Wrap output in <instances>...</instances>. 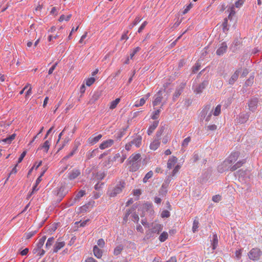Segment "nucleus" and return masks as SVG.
Here are the masks:
<instances>
[{
	"mask_svg": "<svg viewBox=\"0 0 262 262\" xmlns=\"http://www.w3.org/2000/svg\"><path fill=\"white\" fill-rule=\"evenodd\" d=\"M162 230V225L156 222L152 223L150 225V228L146 232V237L148 239L154 236L155 234H159Z\"/></svg>",
	"mask_w": 262,
	"mask_h": 262,
	"instance_id": "1",
	"label": "nucleus"
},
{
	"mask_svg": "<svg viewBox=\"0 0 262 262\" xmlns=\"http://www.w3.org/2000/svg\"><path fill=\"white\" fill-rule=\"evenodd\" d=\"M124 182H119L115 187L110 188L108 190V194L110 197H115L120 193L125 187Z\"/></svg>",
	"mask_w": 262,
	"mask_h": 262,
	"instance_id": "2",
	"label": "nucleus"
},
{
	"mask_svg": "<svg viewBox=\"0 0 262 262\" xmlns=\"http://www.w3.org/2000/svg\"><path fill=\"white\" fill-rule=\"evenodd\" d=\"M140 157L141 155L140 154H134L129 157L128 161L129 164H132V166L130 167V170L132 171H135L138 169L137 166H134V165L136 164L135 162L138 160Z\"/></svg>",
	"mask_w": 262,
	"mask_h": 262,
	"instance_id": "3",
	"label": "nucleus"
},
{
	"mask_svg": "<svg viewBox=\"0 0 262 262\" xmlns=\"http://www.w3.org/2000/svg\"><path fill=\"white\" fill-rule=\"evenodd\" d=\"M261 254V252L259 249L253 248L249 252V257L253 260H256L259 259Z\"/></svg>",
	"mask_w": 262,
	"mask_h": 262,
	"instance_id": "4",
	"label": "nucleus"
},
{
	"mask_svg": "<svg viewBox=\"0 0 262 262\" xmlns=\"http://www.w3.org/2000/svg\"><path fill=\"white\" fill-rule=\"evenodd\" d=\"M80 144H81V143H80V140L79 139H76L75 140V141H74V145L73 150L68 155L65 156L63 158L62 160H66L68 159H69V158H70L72 156H73L75 154V153L76 152L77 150L78 149V148Z\"/></svg>",
	"mask_w": 262,
	"mask_h": 262,
	"instance_id": "5",
	"label": "nucleus"
},
{
	"mask_svg": "<svg viewBox=\"0 0 262 262\" xmlns=\"http://www.w3.org/2000/svg\"><path fill=\"white\" fill-rule=\"evenodd\" d=\"M239 157V153L238 152H234L232 153L225 161L226 165H228L230 164L234 163L236 161Z\"/></svg>",
	"mask_w": 262,
	"mask_h": 262,
	"instance_id": "6",
	"label": "nucleus"
},
{
	"mask_svg": "<svg viewBox=\"0 0 262 262\" xmlns=\"http://www.w3.org/2000/svg\"><path fill=\"white\" fill-rule=\"evenodd\" d=\"M81 174L80 170L77 168L69 171L68 177L70 180H73L79 177Z\"/></svg>",
	"mask_w": 262,
	"mask_h": 262,
	"instance_id": "7",
	"label": "nucleus"
},
{
	"mask_svg": "<svg viewBox=\"0 0 262 262\" xmlns=\"http://www.w3.org/2000/svg\"><path fill=\"white\" fill-rule=\"evenodd\" d=\"M227 50V45L225 42H223L219 45L216 53L218 56H222L226 52Z\"/></svg>",
	"mask_w": 262,
	"mask_h": 262,
	"instance_id": "8",
	"label": "nucleus"
},
{
	"mask_svg": "<svg viewBox=\"0 0 262 262\" xmlns=\"http://www.w3.org/2000/svg\"><path fill=\"white\" fill-rule=\"evenodd\" d=\"M101 134H99L97 136L93 135L90 137L88 140V143L90 145H93L97 143L102 138Z\"/></svg>",
	"mask_w": 262,
	"mask_h": 262,
	"instance_id": "9",
	"label": "nucleus"
},
{
	"mask_svg": "<svg viewBox=\"0 0 262 262\" xmlns=\"http://www.w3.org/2000/svg\"><path fill=\"white\" fill-rule=\"evenodd\" d=\"M85 194V191L83 190L79 191L75 195V198L69 203V206H72L75 204L79 199Z\"/></svg>",
	"mask_w": 262,
	"mask_h": 262,
	"instance_id": "10",
	"label": "nucleus"
},
{
	"mask_svg": "<svg viewBox=\"0 0 262 262\" xmlns=\"http://www.w3.org/2000/svg\"><path fill=\"white\" fill-rule=\"evenodd\" d=\"M162 99V92L161 91H159L154 96V100L152 102L153 106H155L159 104L161 102Z\"/></svg>",
	"mask_w": 262,
	"mask_h": 262,
	"instance_id": "11",
	"label": "nucleus"
},
{
	"mask_svg": "<svg viewBox=\"0 0 262 262\" xmlns=\"http://www.w3.org/2000/svg\"><path fill=\"white\" fill-rule=\"evenodd\" d=\"M241 72V69L239 68L237 69L234 73L232 75L230 79H229V83L230 84H233L237 80L239 74Z\"/></svg>",
	"mask_w": 262,
	"mask_h": 262,
	"instance_id": "12",
	"label": "nucleus"
},
{
	"mask_svg": "<svg viewBox=\"0 0 262 262\" xmlns=\"http://www.w3.org/2000/svg\"><path fill=\"white\" fill-rule=\"evenodd\" d=\"M178 162V159L175 156L170 157L168 160L167 163V167L168 169H171L172 167L176 166Z\"/></svg>",
	"mask_w": 262,
	"mask_h": 262,
	"instance_id": "13",
	"label": "nucleus"
},
{
	"mask_svg": "<svg viewBox=\"0 0 262 262\" xmlns=\"http://www.w3.org/2000/svg\"><path fill=\"white\" fill-rule=\"evenodd\" d=\"M114 141L113 140L108 139L102 142L99 145V148L101 149H104L105 148L111 147L114 144Z\"/></svg>",
	"mask_w": 262,
	"mask_h": 262,
	"instance_id": "14",
	"label": "nucleus"
},
{
	"mask_svg": "<svg viewBox=\"0 0 262 262\" xmlns=\"http://www.w3.org/2000/svg\"><path fill=\"white\" fill-rule=\"evenodd\" d=\"M150 96V94L149 93H147L145 95V96L142 98H141L139 102H136L135 106L136 107H140L143 106L145 103L146 101L149 98Z\"/></svg>",
	"mask_w": 262,
	"mask_h": 262,
	"instance_id": "15",
	"label": "nucleus"
},
{
	"mask_svg": "<svg viewBox=\"0 0 262 262\" xmlns=\"http://www.w3.org/2000/svg\"><path fill=\"white\" fill-rule=\"evenodd\" d=\"M258 100L256 98L251 99L248 104L249 108L250 111L254 112L257 107Z\"/></svg>",
	"mask_w": 262,
	"mask_h": 262,
	"instance_id": "16",
	"label": "nucleus"
},
{
	"mask_svg": "<svg viewBox=\"0 0 262 262\" xmlns=\"http://www.w3.org/2000/svg\"><path fill=\"white\" fill-rule=\"evenodd\" d=\"M65 246V243L63 241H59V240H58L57 242L55 243L54 249H53V252L56 253L60 249H61L62 248H63Z\"/></svg>",
	"mask_w": 262,
	"mask_h": 262,
	"instance_id": "17",
	"label": "nucleus"
},
{
	"mask_svg": "<svg viewBox=\"0 0 262 262\" xmlns=\"http://www.w3.org/2000/svg\"><path fill=\"white\" fill-rule=\"evenodd\" d=\"M208 84V82L206 81H203L202 83L200 84L198 86H196L194 90V92L199 94L202 93L203 90L206 87Z\"/></svg>",
	"mask_w": 262,
	"mask_h": 262,
	"instance_id": "18",
	"label": "nucleus"
},
{
	"mask_svg": "<svg viewBox=\"0 0 262 262\" xmlns=\"http://www.w3.org/2000/svg\"><path fill=\"white\" fill-rule=\"evenodd\" d=\"M159 124L158 121H155L153 122L152 124L149 126V128L147 129V134L148 135H150L155 129L157 127Z\"/></svg>",
	"mask_w": 262,
	"mask_h": 262,
	"instance_id": "19",
	"label": "nucleus"
},
{
	"mask_svg": "<svg viewBox=\"0 0 262 262\" xmlns=\"http://www.w3.org/2000/svg\"><path fill=\"white\" fill-rule=\"evenodd\" d=\"M160 144V142L159 139L154 140L149 145V148L152 150H156L158 148Z\"/></svg>",
	"mask_w": 262,
	"mask_h": 262,
	"instance_id": "20",
	"label": "nucleus"
},
{
	"mask_svg": "<svg viewBox=\"0 0 262 262\" xmlns=\"http://www.w3.org/2000/svg\"><path fill=\"white\" fill-rule=\"evenodd\" d=\"M93 252L94 255L97 258H101L102 256V251L98 248L97 246L95 245L93 248Z\"/></svg>",
	"mask_w": 262,
	"mask_h": 262,
	"instance_id": "21",
	"label": "nucleus"
},
{
	"mask_svg": "<svg viewBox=\"0 0 262 262\" xmlns=\"http://www.w3.org/2000/svg\"><path fill=\"white\" fill-rule=\"evenodd\" d=\"M113 162V160L110 157L107 160L104 161L102 164L103 167L108 168L112 166Z\"/></svg>",
	"mask_w": 262,
	"mask_h": 262,
	"instance_id": "22",
	"label": "nucleus"
},
{
	"mask_svg": "<svg viewBox=\"0 0 262 262\" xmlns=\"http://www.w3.org/2000/svg\"><path fill=\"white\" fill-rule=\"evenodd\" d=\"M141 141L142 137L141 136H138L130 142L133 145H135L137 147H139L141 144Z\"/></svg>",
	"mask_w": 262,
	"mask_h": 262,
	"instance_id": "23",
	"label": "nucleus"
},
{
	"mask_svg": "<svg viewBox=\"0 0 262 262\" xmlns=\"http://www.w3.org/2000/svg\"><path fill=\"white\" fill-rule=\"evenodd\" d=\"M245 162V160L238 161L235 165L230 167V170L232 171L236 170L237 168L241 167Z\"/></svg>",
	"mask_w": 262,
	"mask_h": 262,
	"instance_id": "24",
	"label": "nucleus"
},
{
	"mask_svg": "<svg viewBox=\"0 0 262 262\" xmlns=\"http://www.w3.org/2000/svg\"><path fill=\"white\" fill-rule=\"evenodd\" d=\"M42 179H40V177H39L37 180H36L35 184L33 187L32 191L29 194V196H30L33 193H34V192L37 191L39 189V188L37 187L38 185L40 183V182L41 181Z\"/></svg>",
	"mask_w": 262,
	"mask_h": 262,
	"instance_id": "25",
	"label": "nucleus"
},
{
	"mask_svg": "<svg viewBox=\"0 0 262 262\" xmlns=\"http://www.w3.org/2000/svg\"><path fill=\"white\" fill-rule=\"evenodd\" d=\"M211 245L212 246V249L215 250L218 245V238L216 234H213Z\"/></svg>",
	"mask_w": 262,
	"mask_h": 262,
	"instance_id": "26",
	"label": "nucleus"
},
{
	"mask_svg": "<svg viewBox=\"0 0 262 262\" xmlns=\"http://www.w3.org/2000/svg\"><path fill=\"white\" fill-rule=\"evenodd\" d=\"M50 143L49 140L46 141L42 145H41L39 148L41 149H43L45 152L47 153L50 148Z\"/></svg>",
	"mask_w": 262,
	"mask_h": 262,
	"instance_id": "27",
	"label": "nucleus"
},
{
	"mask_svg": "<svg viewBox=\"0 0 262 262\" xmlns=\"http://www.w3.org/2000/svg\"><path fill=\"white\" fill-rule=\"evenodd\" d=\"M98 153V149H95L92 151H88L86 153V157L88 159H90L95 156Z\"/></svg>",
	"mask_w": 262,
	"mask_h": 262,
	"instance_id": "28",
	"label": "nucleus"
},
{
	"mask_svg": "<svg viewBox=\"0 0 262 262\" xmlns=\"http://www.w3.org/2000/svg\"><path fill=\"white\" fill-rule=\"evenodd\" d=\"M33 253L37 254V255L41 256L45 254V251L43 249H42V248L40 249L36 248L33 250Z\"/></svg>",
	"mask_w": 262,
	"mask_h": 262,
	"instance_id": "29",
	"label": "nucleus"
},
{
	"mask_svg": "<svg viewBox=\"0 0 262 262\" xmlns=\"http://www.w3.org/2000/svg\"><path fill=\"white\" fill-rule=\"evenodd\" d=\"M199 219H198V217H196L193 222V226H192L193 232L194 233L198 230V229L199 228Z\"/></svg>",
	"mask_w": 262,
	"mask_h": 262,
	"instance_id": "30",
	"label": "nucleus"
},
{
	"mask_svg": "<svg viewBox=\"0 0 262 262\" xmlns=\"http://www.w3.org/2000/svg\"><path fill=\"white\" fill-rule=\"evenodd\" d=\"M120 98H116L115 100L112 101L110 103V108L111 110H113L115 108H116L117 105L120 102Z\"/></svg>",
	"mask_w": 262,
	"mask_h": 262,
	"instance_id": "31",
	"label": "nucleus"
},
{
	"mask_svg": "<svg viewBox=\"0 0 262 262\" xmlns=\"http://www.w3.org/2000/svg\"><path fill=\"white\" fill-rule=\"evenodd\" d=\"M46 239V236H43L41 238H40L39 241L37 243L36 248H40V249L41 248H42L43 247L44 244H45Z\"/></svg>",
	"mask_w": 262,
	"mask_h": 262,
	"instance_id": "32",
	"label": "nucleus"
},
{
	"mask_svg": "<svg viewBox=\"0 0 262 262\" xmlns=\"http://www.w3.org/2000/svg\"><path fill=\"white\" fill-rule=\"evenodd\" d=\"M16 135L13 134L10 136L9 137L6 138L3 140V142L7 143H11L12 140L15 138Z\"/></svg>",
	"mask_w": 262,
	"mask_h": 262,
	"instance_id": "33",
	"label": "nucleus"
},
{
	"mask_svg": "<svg viewBox=\"0 0 262 262\" xmlns=\"http://www.w3.org/2000/svg\"><path fill=\"white\" fill-rule=\"evenodd\" d=\"M168 236V235L167 232H163L159 236V239L160 242H164L167 239Z\"/></svg>",
	"mask_w": 262,
	"mask_h": 262,
	"instance_id": "34",
	"label": "nucleus"
},
{
	"mask_svg": "<svg viewBox=\"0 0 262 262\" xmlns=\"http://www.w3.org/2000/svg\"><path fill=\"white\" fill-rule=\"evenodd\" d=\"M123 247L121 245H119V246H118L117 247H116L114 250V254L115 255H119L122 251L123 250Z\"/></svg>",
	"mask_w": 262,
	"mask_h": 262,
	"instance_id": "35",
	"label": "nucleus"
},
{
	"mask_svg": "<svg viewBox=\"0 0 262 262\" xmlns=\"http://www.w3.org/2000/svg\"><path fill=\"white\" fill-rule=\"evenodd\" d=\"M95 78L93 77L89 78L85 80V84L87 86H90L95 82Z\"/></svg>",
	"mask_w": 262,
	"mask_h": 262,
	"instance_id": "36",
	"label": "nucleus"
},
{
	"mask_svg": "<svg viewBox=\"0 0 262 262\" xmlns=\"http://www.w3.org/2000/svg\"><path fill=\"white\" fill-rule=\"evenodd\" d=\"M153 176V172L150 170L149 172H148L146 175L145 176L144 178L143 179V182L144 183H146L148 179L151 178Z\"/></svg>",
	"mask_w": 262,
	"mask_h": 262,
	"instance_id": "37",
	"label": "nucleus"
},
{
	"mask_svg": "<svg viewBox=\"0 0 262 262\" xmlns=\"http://www.w3.org/2000/svg\"><path fill=\"white\" fill-rule=\"evenodd\" d=\"M54 238L53 237H50L48 239L46 244V247L47 249L50 248L54 243Z\"/></svg>",
	"mask_w": 262,
	"mask_h": 262,
	"instance_id": "38",
	"label": "nucleus"
},
{
	"mask_svg": "<svg viewBox=\"0 0 262 262\" xmlns=\"http://www.w3.org/2000/svg\"><path fill=\"white\" fill-rule=\"evenodd\" d=\"M221 105L220 104L217 105L214 109L213 112V115L215 116H219L221 113Z\"/></svg>",
	"mask_w": 262,
	"mask_h": 262,
	"instance_id": "39",
	"label": "nucleus"
},
{
	"mask_svg": "<svg viewBox=\"0 0 262 262\" xmlns=\"http://www.w3.org/2000/svg\"><path fill=\"white\" fill-rule=\"evenodd\" d=\"M71 16L72 14H71L67 15V16H64V15H61L59 18V21L60 22L63 21V20H66L67 21H69Z\"/></svg>",
	"mask_w": 262,
	"mask_h": 262,
	"instance_id": "40",
	"label": "nucleus"
},
{
	"mask_svg": "<svg viewBox=\"0 0 262 262\" xmlns=\"http://www.w3.org/2000/svg\"><path fill=\"white\" fill-rule=\"evenodd\" d=\"M35 233L36 231H29L25 234V237L26 239H28L31 238Z\"/></svg>",
	"mask_w": 262,
	"mask_h": 262,
	"instance_id": "41",
	"label": "nucleus"
},
{
	"mask_svg": "<svg viewBox=\"0 0 262 262\" xmlns=\"http://www.w3.org/2000/svg\"><path fill=\"white\" fill-rule=\"evenodd\" d=\"M241 118H243L244 120H240L238 121V122L239 123H244V122L246 121L248 119V115L247 114H241L240 116H239V119Z\"/></svg>",
	"mask_w": 262,
	"mask_h": 262,
	"instance_id": "42",
	"label": "nucleus"
},
{
	"mask_svg": "<svg viewBox=\"0 0 262 262\" xmlns=\"http://www.w3.org/2000/svg\"><path fill=\"white\" fill-rule=\"evenodd\" d=\"M190 140H191V139H190V137H189L185 138L183 140V141L182 143V146L184 147H186L188 145V144H189V143L190 142Z\"/></svg>",
	"mask_w": 262,
	"mask_h": 262,
	"instance_id": "43",
	"label": "nucleus"
},
{
	"mask_svg": "<svg viewBox=\"0 0 262 262\" xmlns=\"http://www.w3.org/2000/svg\"><path fill=\"white\" fill-rule=\"evenodd\" d=\"M235 14V11L234 10V7L232 6L231 8H230V13L228 16L229 19H231L232 17L234 16Z\"/></svg>",
	"mask_w": 262,
	"mask_h": 262,
	"instance_id": "44",
	"label": "nucleus"
},
{
	"mask_svg": "<svg viewBox=\"0 0 262 262\" xmlns=\"http://www.w3.org/2000/svg\"><path fill=\"white\" fill-rule=\"evenodd\" d=\"M181 168V166L179 165H177L174 167V169H173L172 171V176L174 177L179 171L180 169Z\"/></svg>",
	"mask_w": 262,
	"mask_h": 262,
	"instance_id": "45",
	"label": "nucleus"
},
{
	"mask_svg": "<svg viewBox=\"0 0 262 262\" xmlns=\"http://www.w3.org/2000/svg\"><path fill=\"white\" fill-rule=\"evenodd\" d=\"M193 6V4L191 3H190L188 5L186 6L183 11V14H186L191 9V8Z\"/></svg>",
	"mask_w": 262,
	"mask_h": 262,
	"instance_id": "46",
	"label": "nucleus"
},
{
	"mask_svg": "<svg viewBox=\"0 0 262 262\" xmlns=\"http://www.w3.org/2000/svg\"><path fill=\"white\" fill-rule=\"evenodd\" d=\"M160 113V110L159 109L154 111L153 112V114L151 116V118L154 120L157 119L159 117Z\"/></svg>",
	"mask_w": 262,
	"mask_h": 262,
	"instance_id": "47",
	"label": "nucleus"
},
{
	"mask_svg": "<svg viewBox=\"0 0 262 262\" xmlns=\"http://www.w3.org/2000/svg\"><path fill=\"white\" fill-rule=\"evenodd\" d=\"M140 48L139 47H136V48H135L133 51H132V52L130 54V56H129V57L130 59H132L133 58V57L135 56V55L140 51Z\"/></svg>",
	"mask_w": 262,
	"mask_h": 262,
	"instance_id": "48",
	"label": "nucleus"
},
{
	"mask_svg": "<svg viewBox=\"0 0 262 262\" xmlns=\"http://www.w3.org/2000/svg\"><path fill=\"white\" fill-rule=\"evenodd\" d=\"M221 199H222V196L219 194H217V195H213L212 196V200L214 202L217 203V202H219V201H220L221 200Z\"/></svg>",
	"mask_w": 262,
	"mask_h": 262,
	"instance_id": "49",
	"label": "nucleus"
},
{
	"mask_svg": "<svg viewBox=\"0 0 262 262\" xmlns=\"http://www.w3.org/2000/svg\"><path fill=\"white\" fill-rule=\"evenodd\" d=\"M245 0H238L235 3V6L236 8H240L244 3Z\"/></svg>",
	"mask_w": 262,
	"mask_h": 262,
	"instance_id": "50",
	"label": "nucleus"
},
{
	"mask_svg": "<svg viewBox=\"0 0 262 262\" xmlns=\"http://www.w3.org/2000/svg\"><path fill=\"white\" fill-rule=\"evenodd\" d=\"M28 88H29V89L26 93V95H25L26 98H28L32 94V86L30 83H29V86H28Z\"/></svg>",
	"mask_w": 262,
	"mask_h": 262,
	"instance_id": "51",
	"label": "nucleus"
},
{
	"mask_svg": "<svg viewBox=\"0 0 262 262\" xmlns=\"http://www.w3.org/2000/svg\"><path fill=\"white\" fill-rule=\"evenodd\" d=\"M97 245L101 248H103L105 246V242L102 238L99 239L97 241Z\"/></svg>",
	"mask_w": 262,
	"mask_h": 262,
	"instance_id": "52",
	"label": "nucleus"
},
{
	"mask_svg": "<svg viewBox=\"0 0 262 262\" xmlns=\"http://www.w3.org/2000/svg\"><path fill=\"white\" fill-rule=\"evenodd\" d=\"M57 64H58V63L56 62L51 68H50V69L49 70V71H48V74L49 75H51L53 73L54 70L56 68Z\"/></svg>",
	"mask_w": 262,
	"mask_h": 262,
	"instance_id": "53",
	"label": "nucleus"
},
{
	"mask_svg": "<svg viewBox=\"0 0 262 262\" xmlns=\"http://www.w3.org/2000/svg\"><path fill=\"white\" fill-rule=\"evenodd\" d=\"M170 215V213L167 210L163 211L161 213V216L162 217H168Z\"/></svg>",
	"mask_w": 262,
	"mask_h": 262,
	"instance_id": "54",
	"label": "nucleus"
},
{
	"mask_svg": "<svg viewBox=\"0 0 262 262\" xmlns=\"http://www.w3.org/2000/svg\"><path fill=\"white\" fill-rule=\"evenodd\" d=\"M141 19L139 17H136L134 21L133 22L132 27H133L134 26L137 25L140 21Z\"/></svg>",
	"mask_w": 262,
	"mask_h": 262,
	"instance_id": "55",
	"label": "nucleus"
},
{
	"mask_svg": "<svg viewBox=\"0 0 262 262\" xmlns=\"http://www.w3.org/2000/svg\"><path fill=\"white\" fill-rule=\"evenodd\" d=\"M132 220L135 222H138L139 220V216L136 213H134L133 215H132Z\"/></svg>",
	"mask_w": 262,
	"mask_h": 262,
	"instance_id": "56",
	"label": "nucleus"
},
{
	"mask_svg": "<svg viewBox=\"0 0 262 262\" xmlns=\"http://www.w3.org/2000/svg\"><path fill=\"white\" fill-rule=\"evenodd\" d=\"M147 21H144L142 25L140 27V28H139L138 29V32L139 33H140L142 31V30L144 29L145 27L146 26V25H147Z\"/></svg>",
	"mask_w": 262,
	"mask_h": 262,
	"instance_id": "57",
	"label": "nucleus"
},
{
	"mask_svg": "<svg viewBox=\"0 0 262 262\" xmlns=\"http://www.w3.org/2000/svg\"><path fill=\"white\" fill-rule=\"evenodd\" d=\"M26 151H23V153L20 156L19 158H18V163H20L22 161V160H23V159L25 157V156H26Z\"/></svg>",
	"mask_w": 262,
	"mask_h": 262,
	"instance_id": "58",
	"label": "nucleus"
},
{
	"mask_svg": "<svg viewBox=\"0 0 262 262\" xmlns=\"http://www.w3.org/2000/svg\"><path fill=\"white\" fill-rule=\"evenodd\" d=\"M200 68V65L199 63L195 64V66L192 69V72L196 73L199 70Z\"/></svg>",
	"mask_w": 262,
	"mask_h": 262,
	"instance_id": "59",
	"label": "nucleus"
},
{
	"mask_svg": "<svg viewBox=\"0 0 262 262\" xmlns=\"http://www.w3.org/2000/svg\"><path fill=\"white\" fill-rule=\"evenodd\" d=\"M133 145V144L131 142H128V143L126 144L125 148L126 150L127 151L131 149V147Z\"/></svg>",
	"mask_w": 262,
	"mask_h": 262,
	"instance_id": "60",
	"label": "nucleus"
},
{
	"mask_svg": "<svg viewBox=\"0 0 262 262\" xmlns=\"http://www.w3.org/2000/svg\"><path fill=\"white\" fill-rule=\"evenodd\" d=\"M207 127H208V129L210 130H214L217 128L216 126L214 124L210 125L208 126Z\"/></svg>",
	"mask_w": 262,
	"mask_h": 262,
	"instance_id": "61",
	"label": "nucleus"
},
{
	"mask_svg": "<svg viewBox=\"0 0 262 262\" xmlns=\"http://www.w3.org/2000/svg\"><path fill=\"white\" fill-rule=\"evenodd\" d=\"M242 255V250L241 249L236 250L235 252V255L238 258H240Z\"/></svg>",
	"mask_w": 262,
	"mask_h": 262,
	"instance_id": "62",
	"label": "nucleus"
},
{
	"mask_svg": "<svg viewBox=\"0 0 262 262\" xmlns=\"http://www.w3.org/2000/svg\"><path fill=\"white\" fill-rule=\"evenodd\" d=\"M29 252V249L28 248H25V249H24L23 250H22L21 252H20V254L23 256L24 255H26L27 254V253H28Z\"/></svg>",
	"mask_w": 262,
	"mask_h": 262,
	"instance_id": "63",
	"label": "nucleus"
},
{
	"mask_svg": "<svg viewBox=\"0 0 262 262\" xmlns=\"http://www.w3.org/2000/svg\"><path fill=\"white\" fill-rule=\"evenodd\" d=\"M85 262H97L94 258L89 257L85 260Z\"/></svg>",
	"mask_w": 262,
	"mask_h": 262,
	"instance_id": "64",
	"label": "nucleus"
}]
</instances>
